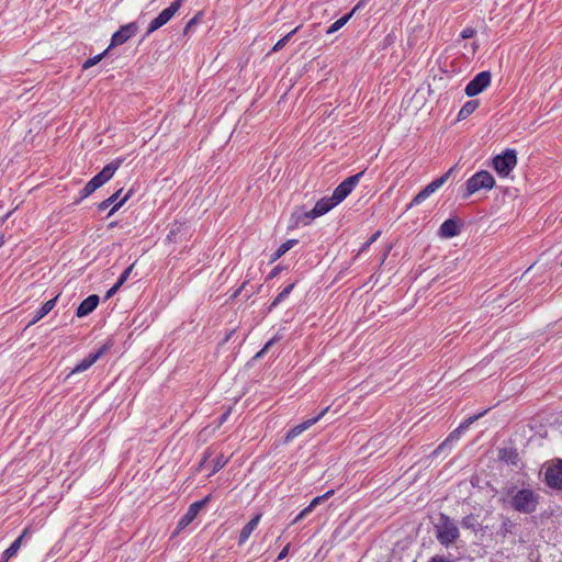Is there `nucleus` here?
<instances>
[{
  "label": "nucleus",
  "mask_w": 562,
  "mask_h": 562,
  "mask_svg": "<svg viewBox=\"0 0 562 562\" xmlns=\"http://www.w3.org/2000/svg\"><path fill=\"white\" fill-rule=\"evenodd\" d=\"M477 106H479L477 100H470V101L465 102L464 105L461 108V110L458 113V120L461 121V120L467 119L469 115H471L477 109Z\"/></svg>",
  "instance_id": "b1692460"
},
{
  "label": "nucleus",
  "mask_w": 562,
  "mask_h": 562,
  "mask_svg": "<svg viewBox=\"0 0 562 562\" xmlns=\"http://www.w3.org/2000/svg\"><path fill=\"white\" fill-rule=\"evenodd\" d=\"M137 29L138 27L135 22L121 26V29L112 35L111 45L108 48L110 49L112 46H119L124 44L133 35H135Z\"/></svg>",
  "instance_id": "ddd939ff"
},
{
  "label": "nucleus",
  "mask_w": 562,
  "mask_h": 562,
  "mask_svg": "<svg viewBox=\"0 0 562 562\" xmlns=\"http://www.w3.org/2000/svg\"><path fill=\"white\" fill-rule=\"evenodd\" d=\"M363 4V1L358 2V4L349 12L348 14L341 16L336 22H334L326 31L327 34H333L340 30L352 16V14Z\"/></svg>",
  "instance_id": "4be33fe9"
},
{
  "label": "nucleus",
  "mask_w": 562,
  "mask_h": 562,
  "mask_svg": "<svg viewBox=\"0 0 562 562\" xmlns=\"http://www.w3.org/2000/svg\"><path fill=\"white\" fill-rule=\"evenodd\" d=\"M329 411V406L325 407L316 417L307 419L295 427L291 428L285 437H284V443H288L292 441L294 438L300 436L303 431L312 427L314 424H316L327 412Z\"/></svg>",
  "instance_id": "9b49d317"
},
{
  "label": "nucleus",
  "mask_w": 562,
  "mask_h": 562,
  "mask_svg": "<svg viewBox=\"0 0 562 562\" xmlns=\"http://www.w3.org/2000/svg\"><path fill=\"white\" fill-rule=\"evenodd\" d=\"M436 537L443 546L453 543L459 538V529L454 521L447 515L440 514L436 525Z\"/></svg>",
  "instance_id": "7ed1b4c3"
},
{
  "label": "nucleus",
  "mask_w": 562,
  "mask_h": 562,
  "mask_svg": "<svg viewBox=\"0 0 562 562\" xmlns=\"http://www.w3.org/2000/svg\"><path fill=\"white\" fill-rule=\"evenodd\" d=\"M337 205V202L330 198H323L316 202L315 206L304 214V216L308 220H314L318 216H322L329 212L334 206Z\"/></svg>",
  "instance_id": "2eb2a0df"
},
{
  "label": "nucleus",
  "mask_w": 562,
  "mask_h": 562,
  "mask_svg": "<svg viewBox=\"0 0 562 562\" xmlns=\"http://www.w3.org/2000/svg\"><path fill=\"white\" fill-rule=\"evenodd\" d=\"M297 243L296 239H289L285 243L281 244L279 248L273 252L271 256V262L278 260L280 257H282L286 251H289L295 244Z\"/></svg>",
  "instance_id": "393cba45"
},
{
  "label": "nucleus",
  "mask_w": 562,
  "mask_h": 562,
  "mask_svg": "<svg viewBox=\"0 0 562 562\" xmlns=\"http://www.w3.org/2000/svg\"><path fill=\"white\" fill-rule=\"evenodd\" d=\"M29 532V529H24L22 535L20 537H18L12 543L11 546L3 552V558H5V560H9L11 559L13 555L16 554V552L19 551L20 547H21V543L23 541V538L26 536V533Z\"/></svg>",
  "instance_id": "5701e85b"
},
{
  "label": "nucleus",
  "mask_w": 562,
  "mask_h": 562,
  "mask_svg": "<svg viewBox=\"0 0 562 562\" xmlns=\"http://www.w3.org/2000/svg\"><path fill=\"white\" fill-rule=\"evenodd\" d=\"M461 224L456 218L446 220L439 227V235L442 238H452L461 232Z\"/></svg>",
  "instance_id": "a211bd4d"
},
{
  "label": "nucleus",
  "mask_w": 562,
  "mask_h": 562,
  "mask_svg": "<svg viewBox=\"0 0 562 562\" xmlns=\"http://www.w3.org/2000/svg\"><path fill=\"white\" fill-rule=\"evenodd\" d=\"M111 347L110 344H104L95 352L88 355L71 370L70 374L80 373L88 370L93 363H95Z\"/></svg>",
  "instance_id": "f8f14e48"
},
{
  "label": "nucleus",
  "mask_w": 562,
  "mask_h": 562,
  "mask_svg": "<svg viewBox=\"0 0 562 562\" xmlns=\"http://www.w3.org/2000/svg\"><path fill=\"white\" fill-rule=\"evenodd\" d=\"M260 519L261 515L258 514L243 527L239 533L238 544H244L248 540L252 531L257 528Z\"/></svg>",
  "instance_id": "aec40b11"
},
{
  "label": "nucleus",
  "mask_w": 562,
  "mask_h": 562,
  "mask_svg": "<svg viewBox=\"0 0 562 562\" xmlns=\"http://www.w3.org/2000/svg\"><path fill=\"white\" fill-rule=\"evenodd\" d=\"M517 165V154L515 149H506L493 159V168L501 177H506Z\"/></svg>",
  "instance_id": "423d86ee"
},
{
  "label": "nucleus",
  "mask_w": 562,
  "mask_h": 562,
  "mask_svg": "<svg viewBox=\"0 0 562 562\" xmlns=\"http://www.w3.org/2000/svg\"><path fill=\"white\" fill-rule=\"evenodd\" d=\"M494 184L495 180L493 176L488 171L481 170L473 175L470 179H468L465 183L467 193L464 194V198H468L482 189L491 190L494 187Z\"/></svg>",
  "instance_id": "39448f33"
},
{
  "label": "nucleus",
  "mask_w": 562,
  "mask_h": 562,
  "mask_svg": "<svg viewBox=\"0 0 562 562\" xmlns=\"http://www.w3.org/2000/svg\"><path fill=\"white\" fill-rule=\"evenodd\" d=\"M4 244V238L3 236H0V247Z\"/></svg>",
  "instance_id": "de8ad7c7"
},
{
  "label": "nucleus",
  "mask_w": 562,
  "mask_h": 562,
  "mask_svg": "<svg viewBox=\"0 0 562 562\" xmlns=\"http://www.w3.org/2000/svg\"><path fill=\"white\" fill-rule=\"evenodd\" d=\"M413 562H416V561H413Z\"/></svg>",
  "instance_id": "3c124183"
},
{
  "label": "nucleus",
  "mask_w": 562,
  "mask_h": 562,
  "mask_svg": "<svg viewBox=\"0 0 562 562\" xmlns=\"http://www.w3.org/2000/svg\"><path fill=\"white\" fill-rule=\"evenodd\" d=\"M177 12L176 5H169L162 10L148 25L147 35L164 26Z\"/></svg>",
  "instance_id": "dca6fc26"
},
{
  "label": "nucleus",
  "mask_w": 562,
  "mask_h": 562,
  "mask_svg": "<svg viewBox=\"0 0 562 562\" xmlns=\"http://www.w3.org/2000/svg\"><path fill=\"white\" fill-rule=\"evenodd\" d=\"M210 457V452H206L203 459L201 460L199 468H202L204 463L206 462L207 458Z\"/></svg>",
  "instance_id": "79ce46f5"
},
{
  "label": "nucleus",
  "mask_w": 562,
  "mask_h": 562,
  "mask_svg": "<svg viewBox=\"0 0 562 562\" xmlns=\"http://www.w3.org/2000/svg\"><path fill=\"white\" fill-rule=\"evenodd\" d=\"M194 23H195V18L191 19V20L188 22V24H187V26H186V29H184V33H186V32H187V31H188V30H189V29H190Z\"/></svg>",
  "instance_id": "c03bdc74"
},
{
  "label": "nucleus",
  "mask_w": 562,
  "mask_h": 562,
  "mask_svg": "<svg viewBox=\"0 0 562 562\" xmlns=\"http://www.w3.org/2000/svg\"><path fill=\"white\" fill-rule=\"evenodd\" d=\"M211 495L205 496L203 499L192 503L187 513L181 517L177 526V532L189 526L198 516L200 510L210 502Z\"/></svg>",
  "instance_id": "9d476101"
},
{
  "label": "nucleus",
  "mask_w": 562,
  "mask_h": 562,
  "mask_svg": "<svg viewBox=\"0 0 562 562\" xmlns=\"http://www.w3.org/2000/svg\"><path fill=\"white\" fill-rule=\"evenodd\" d=\"M133 267H134V265H131L130 267H127V268L122 272V274L120 276V278H119V279H117V281H116V284H117V285L122 286V285L126 282V280L128 279V277H130V274H131V272H132V270H133Z\"/></svg>",
  "instance_id": "473e14b6"
},
{
  "label": "nucleus",
  "mask_w": 562,
  "mask_h": 562,
  "mask_svg": "<svg viewBox=\"0 0 562 562\" xmlns=\"http://www.w3.org/2000/svg\"><path fill=\"white\" fill-rule=\"evenodd\" d=\"M461 526L464 529H470L476 532V526H479L477 516L470 514L461 520Z\"/></svg>",
  "instance_id": "bb28decb"
},
{
  "label": "nucleus",
  "mask_w": 562,
  "mask_h": 562,
  "mask_svg": "<svg viewBox=\"0 0 562 562\" xmlns=\"http://www.w3.org/2000/svg\"><path fill=\"white\" fill-rule=\"evenodd\" d=\"M363 176V171L358 172L353 176L345 179L333 192V199L339 204L342 202L356 188L359 183L361 177Z\"/></svg>",
  "instance_id": "6e6552de"
},
{
  "label": "nucleus",
  "mask_w": 562,
  "mask_h": 562,
  "mask_svg": "<svg viewBox=\"0 0 562 562\" xmlns=\"http://www.w3.org/2000/svg\"><path fill=\"white\" fill-rule=\"evenodd\" d=\"M289 547H290V546H289V544H286V546H285V547L280 551V553H279V555H278V560H282V559H284V558L288 555V553H289Z\"/></svg>",
  "instance_id": "ea45409f"
},
{
  "label": "nucleus",
  "mask_w": 562,
  "mask_h": 562,
  "mask_svg": "<svg viewBox=\"0 0 562 562\" xmlns=\"http://www.w3.org/2000/svg\"><path fill=\"white\" fill-rule=\"evenodd\" d=\"M428 562H451V560H449L448 558H446L443 555H435V557L430 558V560Z\"/></svg>",
  "instance_id": "c9c22d12"
},
{
  "label": "nucleus",
  "mask_w": 562,
  "mask_h": 562,
  "mask_svg": "<svg viewBox=\"0 0 562 562\" xmlns=\"http://www.w3.org/2000/svg\"><path fill=\"white\" fill-rule=\"evenodd\" d=\"M57 296L46 301L40 310H37L36 314L32 318V321L29 323V326L36 324L40 319H42L44 316H46L56 305Z\"/></svg>",
  "instance_id": "412c9836"
},
{
  "label": "nucleus",
  "mask_w": 562,
  "mask_h": 562,
  "mask_svg": "<svg viewBox=\"0 0 562 562\" xmlns=\"http://www.w3.org/2000/svg\"><path fill=\"white\" fill-rule=\"evenodd\" d=\"M122 162V159H115L105 165L103 169L98 175H95L90 181H88L83 189L80 191L79 201L88 198L97 189H99L105 182H108L114 176L115 171L120 168Z\"/></svg>",
  "instance_id": "f03ea898"
},
{
  "label": "nucleus",
  "mask_w": 562,
  "mask_h": 562,
  "mask_svg": "<svg viewBox=\"0 0 562 562\" xmlns=\"http://www.w3.org/2000/svg\"><path fill=\"white\" fill-rule=\"evenodd\" d=\"M122 193V189L117 190L115 193H113L110 198H108L106 200L102 201L100 204H99V210L103 211V210H106L109 206L113 205L109 215H112L115 211H117L125 201L128 200V198L131 196V191H128L124 198H122L120 201H119V198Z\"/></svg>",
  "instance_id": "f3484780"
},
{
  "label": "nucleus",
  "mask_w": 562,
  "mask_h": 562,
  "mask_svg": "<svg viewBox=\"0 0 562 562\" xmlns=\"http://www.w3.org/2000/svg\"><path fill=\"white\" fill-rule=\"evenodd\" d=\"M8 560H5V558L2 557V561L1 562H7Z\"/></svg>",
  "instance_id": "09e8293b"
},
{
  "label": "nucleus",
  "mask_w": 562,
  "mask_h": 562,
  "mask_svg": "<svg viewBox=\"0 0 562 562\" xmlns=\"http://www.w3.org/2000/svg\"><path fill=\"white\" fill-rule=\"evenodd\" d=\"M109 48H106L103 53L92 57V58H89L87 59L83 65H82V68L83 69H88L94 65H97L104 56L105 54L108 53Z\"/></svg>",
  "instance_id": "c756f323"
},
{
  "label": "nucleus",
  "mask_w": 562,
  "mask_h": 562,
  "mask_svg": "<svg viewBox=\"0 0 562 562\" xmlns=\"http://www.w3.org/2000/svg\"><path fill=\"white\" fill-rule=\"evenodd\" d=\"M474 34H475V30H474V29H472V27H467V29H464V30L461 32V36H462L463 38H471V37H473V36H474Z\"/></svg>",
  "instance_id": "f704fd0d"
},
{
  "label": "nucleus",
  "mask_w": 562,
  "mask_h": 562,
  "mask_svg": "<svg viewBox=\"0 0 562 562\" xmlns=\"http://www.w3.org/2000/svg\"><path fill=\"white\" fill-rule=\"evenodd\" d=\"M513 526L512 521L509 519H505L502 525V529L505 532H510V527Z\"/></svg>",
  "instance_id": "4c0bfd02"
},
{
  "label": "nucleus",
  "mask_w": 562,
  "mask_h": 562,
  "mask_svg": "<svg viewBox=\"0 0 562 562\" xmlns=\"http://www.w3.org/2000/svg\"><path fill=\"white\" fill-rule=\"evenodd\" d=\"M313 510V508L308 505L306 506L304 509H302L300 512V514L294 518L293 522L292 524H296L299 522L300 520H302L303 518H305Z\"/></svg>",
  "instance_id": "72a5a7b5"
},
{
  "label": "nucleus",
  "mask_w": 562,
  "mask_h": 562,
  "mask_svg": "<svg viewBox=\"0 0 562 562\" xmlns=\"http://www.w3.org/2000/svg\"><path fill=\"white\" fill-rule=\"evenodd\" d=\"M486 411L470 416L468 419H465L457 429H454L450 435L432 451V456H439L442 452H450L452 449V446L454 442H457L462 434L469 428L470 425H472L474 422H476L480 417H482Z\"/></svg>",
  "instance_id": "20e7f679"
},
{
  "label": "nucleus",
  "mask_w": 562,
  "mask_h": 562,
  "mask_svg": "<svg viewBox=\"0 0 562 562\" xmlns=\"http://www.w3.org/2000/svg\"><path fill=\"white\" fill-rule=\"evenodd\" d=\"M454 168H450L446 173H443L441 177L435 179L432 182L427 184L423 190H420L414 199L409 203V207L414 205H418L422 202H424L427 198H429L434 192H436L441 186H443L447 180L450 178L451 173L453 172Z\"/></svg>",
  "instance_id": "0eeeda50"
},
{
  "label": "nucleus",
  "mask_w": 562,
  "mask_h": 562,
  "mask_svg": "<svg viewBox=\"0 0 562 562\" xmlns=\"http://www.w3.org/2000/svg\"><path fill=\"white\" fill-rule=\"evenodd\" d=\"M544 481L550 487L562 490V460L547 469Z\"/></svg>",
  "instance_id": "4468645a"
},
{
  "label": "nucleus",
  "mask_w": 562,
  "mask_h": 562,
  "mask_svg": "<svg viewBox=\"0 0 562 562\" xmlns=\"http://www.w3.org/2000/svg\"><path fill=\"white\" fill-rule=\"evenodd\" d=\"M278 340L279 338L277 336L268 340L262 347V349L256 353L255 359L261 358Z\"/></svg>",
  "instance_id": "7c9ffc66"
},
{
  "label": "nucleus",
  "mask_w": 562,
  "mask_h": 562,
  "mask_svg": "<svg viewBox=\"0 0 562 562\" xmlns=\"http://www.w3.org/2000/svg\"><path fill=\"white\" fill-rule=\"evenodd\" d=\"M379 235H380V232H376L375 234H373L371 236V238L368 241H370L371 244L374 243L376 240V238L379 237Z\"/></svg>",
  "instance_id": "a18cd8bd"
},
{
  "label": "nucleus",
  "mask_w": 562,
  "mask_h": 562,
  "mask_svg": "<svg viewBox=\"0 0 562 562\" xmlns=\"http://www.w3.org/2000/svg\"><path fill=\"white\" fill-rule=\"evenodd\" d=\"M121 286L117 285L116 283L106 292V295H105V299H110L111 296H113L120 289Z\"/></svg>",
  "instance_id": "e433bc0d"
},
{
  "label": "nucleus",
  "mask_w": 562,
  "mask_h": 562,
  "mask_svg": "<svg viewBox=\"0 0 562 562\" xmlns=\"http://www.w3.org/2000/svg\"><path fill=\"white\" fill-rule=\"evenodd\" d=\"M492 75L490 71L479 72L465 87L468 97H475L486 89L491 83Z\"/></svg>",
  "instance_id": "1a4fd4ad"
},
{
  "label": "nucleus",
  "mask_w": 562,
  "mask_h": 562,
  "mask_svg": "<svg viewBox=\"0 0 562 562\" xmlns=\"http://www.w3.org/2000/svg\"><path fill=\"white\" fill-rule=\"evenodd\" d=\"M370 245H371V243L367 241L366 244H363V246L361 247L360 251H364Z\"/></svg>",
  "instance_id": "49530a36"
},
{
  "label": "nucleus",
  "mask_w": 562,
  "mask_h": 562,
  "mask_svg": "<svg viewBox=\"0 0 562 562\" xmlns=\"http://www.w3.org/2000/svg\"><path fill=\"white\" fill-rule=\"evenodd\" d=\"M294 288V283H291L289 284L288 286H285L277 296L276 299L271 302L270 306H269V311H271L272 308H274L276 306H278L285 297L289 296V294L291 293V291L293 290Z\"/></svg>",
  "instance_id": "a878e982"
},
{
  "label": "nucleus",
  "mask_w": 562,
  "mask_h": 562,
  "mask_svg": "<svg viewBox=\"0 0 562 562\" xmlns=\"http://www.w3.org/2000/svg\"><path fill=\"white\" fill-rule=\"evenodd\" d=\"M227 462H228L227 458H225L223 454L218 456L213 461V470L210 475L215 474L217 471H220L222 468H224Z\"/></svg>",
  "instance_id": "c85d7f7f"
},
{
  "label": "nucleus",
  "mask_w": 562,
  "mask_h": 562,
  "mask_svg": "<svg viewBox=\"0 0 562 562\" xmlns=\"http://www.w3.org/2000/svg\"><path fill=\"white\" fill-rule=\"evenodd\" d=\"M507 495L509 497L510 506L518 513L521 514H533L539 506L540 495L532 488H516L513 486L508 490Z\"/></svg>",
  "instance_id": "f257e3e1"
},
{
  "label": "nucleus",
  "mask_w": 562,
  "mask_h": 562,
  "mask_svg": "<svg viewBox=\"0 0 562 562\" xmlns=\"http://www.w3.org/2000/svg\"><path fill=\"white\" fill-rule=\"evenodd\" d=\"M183 0H175L170 5H176L177 11L180 9Z\"/></svg>",
  "instance_id": "37998d69"
},
{
  "label": "nucleus",
  "mask_w": 562,
  "mask_h": 562,
  "mask_svg": "<svg viewBox=\"0 0 562 562\" xmlns=\"http://www.w3.org/2000/svg\"><path fill=\"white\" fill-rule=\"evenodd\" d=\"M280 271H281V267H279V266H278V267H274V268L270 271V273L268 274V279H273V278H276V277L279 274V272H280Z\"/></svg>",
  "instance_id": "58836bf2"
},
{
  "label": "nucleus",
  "mask_w": 562,
  "mask_h": 562,
  "mask_svg": "<svg viewBox=\"0 0 562 562\" xmlns=\"http://www.w3.org/2000/svg\"><path fill=\"white\" fill-rule=\"evenodd\" d=\"M229 414L231 409H227L224 414H222V416L220 417V425L224 424L227 420Z\"/></svg>",
  "instance_id": "a19ab883"
},
{
  "label": "nucleus",
  "mask_w": 562,
  "mask_h": 562,
  "mask_svg": "<svg viewBox=\"0 0 562 562\" xmlns=\"http://www.w3.org/2000/svg\"><path fill=\"white\" fill-rule=\"evenodd\" d=\"M8 560H5V558L2 557V561L1 562H7Z\"/></svg>",
  "instance_id": "8fccbe9b"
},
{
  "label": "nucleus",
  "mask_w": 562,
  "mask_h": 562,
  "mask_svg": "<svg viewBox=\"0 0 562 562\" xmlns=\"http://www.w3.org/2000/svg\"><path fill=\"white\" fill-rule=\"evenodd\" d=\"M333 494H334V490H330V491L326 492L325 494L313 498V501L310 503V506L314 509L322 502L328 499Z\"/></svg>",
  "instance_id": "2f4dec72"
},
{
  "label": "nucleus",
  "mask_w": 562,
  "mask_h": 562,
  "mask_svg": "<svg viewBox=\"0 0 562 562\" xmlns=\"http://www.w3.org/2000/svg\"><path fill=\"white\" fill-rule=\"evenodd\" d=\"M299 29H300V26L295 27L294 30L289 32L286 35H284L281 40H279L272 47V52H278V50L282 49L286 45V43L291 40L293 34H295L297 32Z\"/></svg>",
  "instance_id": "cd10ccee"
},
{
  "label": "nucleus",
  "mask_w": 562,
  "mask_h": 562,
  "mask_svg": "<svg viewBox=\"0 0 562 562\" xmlns=\"http://www.w3.org/2000/svg\"><path fill=\"white\" fill-rule=\"evenodd\" d=\"M99 304V296L97 294L89 295L85 299L77 308L76 315L85 317L95 310Z\"/></svg>",
  "instance_id": "6ab92c4d"
}]
</instances>
